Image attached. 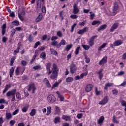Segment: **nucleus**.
I'll return each instance as SVG.
<instances>
[{
	"label": "nucleus",
	"instance_id": "obj_1",
	"mask_svg": "<svg viewBox=\"0 0 126 126\" xmlns=\"http://www.w3.org/2000/svg\"><path fill=\"white\" fill-rule=\"evenodd\" d=\"M45 66L47 71H48V75H50V74L52 73L50 77L52 80H54L56 78H58L59 75V69H58V65L55 63L53 64L51 70V66H52V63H51L50 62L47 63L45 64Z\"/></svg>",
	"mask_w": 126,
	"mask_h": 126
},
{
	"label": "nucleus",
	"instance_id": "obj_2",
	"mask_svg": "<svg viewBox=\"0 0 126 126\" xmlns=\"http://www.w3.org/2000/svg\"><path fill=\"white\" fill-rule=\"evenodd\" d=\"M97 38H98V35H93L92 37H91L89 40L88 41V43L89 45L83 44L82 45V47H83L84 50H89V49H90V47H93V46H94V45L95 44V42H94V41L95 39H97Z\"/></svg>",
	"mask_w": 126,
	"mask_h": 126
},
{
	"label": "nucleus",
	"instance_id": "obj_3",
	"mask_svg": "<svg viewBox=\"0 0 126 126\" xmlns=\"http://www.w3.org/2000/svg\"><path fill=\"white\" fill-rule=\"evenodd\" d=\"M16 93V89H14L11 91H8L6 94V95L7 97H10V96H12V99H11V102H14L15 101V94Z\"/></svg>",
	"mask_w": 126,
	"mask_h": 126
},
{
	"label": "nucleus",
	"instance_id": "obj_4",
	"mask_svg": "<svg viewBox=\"0 0 126 126\" xmlns=\"http://www.w3.org/2000/svg\"><path fill=\"white\" fill-rule=\"evenodd\" d=\"M36 89H37V88H36L35 83H32L29 84V87L28 89V91H29V92H30V91H32V94H34Z\"/></svg>",
	"mask_w": 126,
	"mask_h": 126
},
{
	"label": "nucleus",
	"instance_id": "obj_5",
	"mask_svg": "<svg viewBox=\"0 0 126 126\" xmlns=\"http://www.w3.org/2000/svg\"><path fill=\"white\" fill-rule=\"evenodd\" d=\"M47 101L50 104H53L57 101V98L54 94H49L47 96Z\"/></svg>",
	"mask_w": 126,
	"mask_h": 126
},
{
	"label": "nucleus",
	"instance_id": "obj_6",
	"mask_svg": "<svg viewBox=\"0 0 126 126\" xmlns=\"http://www.w3.org/2000/svg\"><path fill=\"white\" fill-rule=\"evenodd\" d=\"M45 4V0H37V6L36 10L39 11L41 10V5H44Z\"/></svg>",
	"mask_w": 126,
	"mask_h": 126
},
{
	"label": "nucleus",
	"instance_id": "obj_7",
	"mask_svg": "<svg viewBox=\"0 0 126 126\" xmlns=\"http://www.w3.org/2000/svg\"><path fill=\"white\" fill-rule=\"evenodd\" d=\"M77 69L76 65L73 63H72L70 65V72L71 74H74Z\"/></svg>",
	"mask_w": 126,
	"mask_h": 126
},
{
	"label": "nucleus",
	"instance_id": "obj_8",
	"mask_svg": "<svg viewBox=\"0 0 126 126\" xmlns=\"http://www.w3.org/2000/svg\"><path fill=\"white\" fill-rule=\"evenodd\" d=\"M108 63V57L104 56L103 58L99 62L98 64L99 65H102L104 64H106Z\"/></svg>",
	"mask_w": 126,
	"mask_h": 126
},
{
	"label": "nucleus",
	"instance_id": "obj_9",
	"mask_svg": "<svg viewBox=\"0 0 126 126\" xmlns=\"http://www.w3.org/2000/svg\"><path fill=\"white\" fill-rule=\"evenodd\" d=\"M109 102V96H104L103 99L99 102V105H105Z\"/></svg>",
	"mask_w": 126,
	"mask_h": 126
},
{
	"label": "nucleus",
	"instance_id": "obj_10",
	"mask_svg": "<svg viewBox=\"0 0 126 126\" xmlns=\"http://www.w3.org/2000/svg\"><path fill=\"white\" fill-rule=\"evenodd\" d=\"M43 83H44L46 86L48 87V88H51V87H52V85H51V84L50 83V81H49L48 78H45L43 80Z\"/></svg>",
	"mask_w": 126,
	"mask_h": 126
},
{
	"label": "nucleus",
	"instance_id": "obj_11",
	"mask_svg": "<svg viewBox=\"0 0 126 126\" xmlns=\"http://www.w3.org/2000/svg\"><path fill=\"white\" fill-rule=\"evenodd\" d=\"M73 13L74 14H77L79 12V9L77 6V3H74L73 5Z\"/></svg>",
	"mask_w": 126,
	"mask_h": 126
},
{
	"label": "nucleus",
	"instance_id": "obj_12",
	"mask_svg": "<svg viewBox=\"0 0 126 126\" xmlns=\"http://www.w3.org/2000/svg\"><path fill=\"white\" fill-rule=\"evenodd\" d=\"M87 31H88V28L84 27L83 29L79 30L77 32V34L82 35V34H84Z\"/></svg>",
	"mask_w": 126,
	"mask_h": 126
},
{
	"label": "nucleus",
	"instance_id": "obj_13",
	"mask_svg": "<svg viewBox=\"0 0 126 126\" xmlns=\"http://www.w3.org/2000/svg\"><path fill=\"white\" fill-rule=\"evenodd\" d=\"M118 27H119V23H114L112 26L111 27L110 31V32H114L116 29H118Z\"/></svg>",
	"mask_w": 126,
	"mask_h": 126
},
{
	"label": "nucleus",
	"instance_id": "obj_14",
	"mask_svg": "<svg viewBox=\"0 0 126 126\" xmlns=\"http://www.w3.org/2000/svg\"><path fill=\"white\" fill-rule=\"evenodd\" d=\"M56 94L58 95V97L59 98L60 102H63L64 101V96L62 95L60 92H56Z\"/></svg>",
	"mask_w": 126,
	"mask_h": 126
},
{
	"label": "nucleus",
	"instance_id": "obj_15",
	"mask_svg": "<svg viewBox=\"0 0 126 126\" xmlns=\"http://www.w3.org/2000/svg\"><path fill=\"white\" fill-rule=\"evenodd\" d=\"M122 44H123V41L121 39L115 41L113 43L114 47H119V46H121V45H122Z\"/></svg>",
	"mask_w": 126,
	"mask_h": 126
},
{
	"label": "nucleus",
	"instance_id": "obj_16",
	"mask_svg": "<svg viewBox=\"0 0 126 126\" xmlns=\"http://www.w3.org/2000/svg\"><path fill=\"white\" fill-rule=\"evenodd\" d=\"M118 10H119V4H118V2H115L113 5L114 13H116Z\"/></svg>",
	"mask_w": 126,
	"mask_h": 126
},
{
	"label": "nucleus",
	"instance_id": "obj_17",
	"mask_svg": "<svg viewBox=\"0 0 126 126\" xmlns=\"http://www.w3.org/2000/svg\"><path fill=\"white\" fill-rule=\"evenodd\" d=\"M103 68L100 69L98 71V74L99 75L98 78L100 80H102L103 77H104V74L103 73Z\"/></svg>",
	"mask_w": 126,
	"mask_h": 126
},
{
	"label": "nucleus",
	"instance_id": "obj_18",
	"mask_svg": "<svg viewBox=\"0 0 126 126\" xmlns=\"http://www.w3.org/2000/svg\"><path fill=\"white\" fill-rule=\"evenodd\" d=\"M42 19H43V14L42 13H40L35 19V22H36V23H37V22H40Z\"/></svg>",
	"mask_w": 126,
	"mask_h": 126
},
{
	"label": "nucleus",
	"instance_id": "obj_19",
	"mask_svg": "<svg viewBox=\"0 0 126 126\" xmlns=\"http://www.w3.org/2000/svg\"><path fill=\"white\" fill-rule=\"evenodd\" d=\"M92 88H93V86L92 84H89L86 86L85 88V90L87 93H88V92H90L91 90H92Z\"/></svg>",
	"mask_w": 126,
	"mask_h": 126
},
{
	"label": "nucleus",
	"instance_id": "obj_20",
	"mask_svg": "<svg viewBox=\"0 0 126 126\" xmlns=\"http://www.w3.org/2000/svg\"><path fill=\"white\" fill-rule=\"evenodd\" d=\"M1 28V33L2 36H4V34H5V32H6V23L3 24Z\"/></svg>",
	"mask_w": 126,
	"mask_h": 126
},
{
	"label": "nucleus",
	"instance_id": "obj_21",
	"mask_svg": "<svg viewBox=\"0 0 126 126\" xmlns=\"http://www.w3.org/2000/svg\"><path fill=\"white\" fill-rule=\"evenodd\" d=\"M114 84L113 83H107L105 84L104 88V90H108V87H113Z\"/></svg>",
	"mask_w": 126,
	"mask_h": 126
},
{
	"label": "nucleus",
	"instance_id": "obj_22",
	"mask_svg": "<svg viewBox=\"0 0 126 126\" xmlns=\"http://www.w3.org/2000/svg\"><path fill=\"white\" fill-rule=\"evenodd\" d=\"M107 28V24H103L99 27L97 31L99 32L102 30H105Z\"/></svg>",
	"mask_w": 126,
	"mask_h": 126
},
{
	"label": "nucleus",
	"instance_id": "obj_23",
	"mask_svg": "<svg viewBox=\"0 0 126 126\" xmlns=\"http://www.w3.org/2000/svg\"><path fill=\"white\" fill-rule=\"evenodd\" d=\"M63 120H65L66 122H70L71 119H70V116L63 115L62 117Z\"/></svg>",
	"mask_w": 126,
	"mask_h": 126
},
{
	"label": "nucleus",
	"instance_id": "obj_24",
	"mask_svg": "<svg viewBox=\"0 0 126 126\" xmlns=\"http://www.w3.org/2000/svg\"><path fill=\"white\" fill-rule=\"evenodd\" d=\"M15 60H16V56H13L11 59L10 62V66H13V63H14Z\"/></svg>",
	"mask_w": 126,
	"mask_h": 126
},
{
	"label": "nucleus",
	"instance_id": "obj_25",
	"mask_svg": "<svg viewBox=\"0 0 126 126\" xmlns=\"http://www.w3.org/2000/svg\"><path fill=\"white\" fill-rule=\"evenodd\" d=\"M10 87H11V86H10V84L6 85L4 89L3 90V91L2 92V94H4V93H5V92H6V91H7V90H8L9 89V88H10Z\"/></svg>",
	"mask_w": 126,
	"mask_h": 126
},
{
	"label": "nucleus",
	"instance_id": "obj_26",
	"mask_svg": "<svg viewBox=\"0 0 126 126\" xmlns=\"http://www.w3.org/2000/svg\"><path fill=\"white\" fill-rule=\"evenodd\" d=\"M12 118V114L9 112L6 113V120H10Z\"/></svg>",
	"mask_w": 126,
	"mask_h": 126
},
{
	"label": "nucleus",
	"instance_id": "obj_27",
	"mask_svg": "<svg viewBox=\"0 0 126 126\" xmlns=\"http://www.w3.org/2000/svg\"><path fill=\"white\" fill-rule=\"evenodd\" d=\"M13 73H14V67H11V68L9 69L10 77H12Z\"/></svg>",
	"mask_w": 126,
	"mask_h": 126
},
{
	"label": "nucleus",
	"instance_id": "obj_28",
	"mask_svg": "<svg viewBox=\"0 0 126 126\" xmlns=\"http://www.w3.org/2000/svg\"><path fill=\"white\" fill-rule=\"evenodd\" d=\"M104 120H105V117H104V116H101L99 119L98 120V124H99V125H101L103 124V122H104Z\"/></svg>",
	"mask_w": 126,
	"mask_h": 126
},
{
	"label": "nucleus",
	"instance_id": "obj_29",
	"mask_svg": "<svg viewBox=\"0 0 126 126\" xmlns=\"http://www.w3.org/2000/svg\"><path fill=\"white\" fill-rule=\"evenodd\" d=\"M50 53L53 56H58V52L53 48L50 49Z\"/></svg>",
	"mask_w": 126,
	"mask_h": 126
},
{
	"label": "nucleus",
	"instance_id": "obj_30",
	"mask_svg": "<svg viewBox=\"0 0 126 126\" xmlns=\"http://www.w3.org/2000/svg\"><path fill=\"white\" fill-rule=\"evenodd\" d=\"M30 115L31 117H34V116H35V115H36V109H32Z\"/></svg>",
	"mask_w": 126,
	"mask_h": 126
},
{
	"label": "nucleus",
	"instance_id": "obj_31",
	"mask_svg": "<svg viewBox=\"0 0 126 126\" xmlns=\"http://www.w3.org/2000/svg\"><path fill=\"white\" fill-rule=\"evenodd\" d=\"M54 124H58V123H61V118L59 117H55L54 118Z\"/></svg>",
	"mask_w": 126,
	"mask_h": 126
},
{
	"label": "nucleus",
	"instance_id": "obj_32",
	"mask_svg": "<svg viewBox=\"0 0 126 126\" xmlns=\"http://www.w3.org/2000/svg\"><path fill=\"white\" fill-rule=\"evenodd\" d=\"M112 121L114 124H118L120 123V121L117 120V117H116L115 116H113Z\"/></svg>",
	"mask_w": 126,
	"mask_h": 126
},
{
	"label": "nucleus",
	"instance_id": "obj_33",
	"mask_svg": "<svg viewBox=\"0 0 126 126\" xmlns=\"http://www.w3.org/2000/svg\"><path fill=\"white\" fill-rule=\"evenodd\" d=\"M19 69L20 71V73L21 74V75L23 74V72L25 71V67H19Z\"/></svg>",
	"mask_w": 126,
	"mask_h": 126
},
{
	"label": "nucleus",
	"instance_id": "obj_34",
	"mask_svg": "<svg viewBox=\"0 0 126 126\" xmlns=\"http://www.w3.org/2000/svg\"><path fill=\"white\" fill-rule=\"evenodd\" d=\"M12 25L14 26H18L19 25V21L18 20H15L12 22Z\"/></svg>",
	"mask_w": 126,
	"mask_h": 126
},
{
	"label": "nucleus",
	"instance_id": "obj_35",
	"mask_svg": "<svg viewBox=\"0 0 126 126\" xmlns=\"http://www.w3.org/2000/svg\"><path fill=\"white\" fill-rule=\"evenodd\" d=\"M65 81L67 83L72 82V81H73V78L71 77H68L65 79Z\"/></svg>",
	"mask_w": 126,
	"mask_h": 126
},
{
	"label": "nucleus",
	"instance_id": "obj_36",
	"mask_svg": "<svg viewBox=\"0 0 126 126\" xmlns=\"http://www.w3.org/2000/svg\"><path fill=\"white\" fill-rule=\"evenodd\" d=\"M46 53L45 52H42L40 55V59H43L44 60H45V59H46Z\"/></svg>",
	"mask_w": 126,
	"mask_h": 126
},
{
	"label": "nucleus",
	"instance_id": "obj_37",
	"mask_svg": "<svg viewBox=\"0 0 126 126\" xmlns=\"http://www.w3.org/2000/svg\"><path fill=\"white\" fill-rule=\"evenodd\" d=\"M29 41L30 43L33 42V40H34V38L32 36V34H30L29 35Z\"/></svg>",
	"mask_w": 126,
	"mask_h": 126
},
{
	"label": "nucleus",
	"instance_id": "obj_38",
	"mask_svg": "<svg viewBox=\"0 0 126 126\" xmlns=\"http://www.w3.org/2000/svg\"><path fill=\"white\" fill-rule=\"evenodd\" d=\"M51 113H52V107H51L50 106H48L47 107V112L46 113V115L48 116L50 115Z\"/></svg>",
	"mask_w": 126,
	"mask_h": 126
},
{
	"label": "nucleus",
	"instance_id": "obj_39",
	"mask_svg": "<svg viewBox=\"0 0 126 126\" xmlns=\"http://www.w3.org/2000/svg\"><path fill=\"white\" fill-rule=\"evenodd\" d=\"M59 83L56 82L53 85H52L51 89H54L55 88H56V87H59Z\"/></svg>",
	"mask_w": 126,
	"mask_h": 126
},
{
	"label": "nucleus",
	"instance_id": "obj_40",
	"mask_svg": "<svg viewBox=\"0 0 126 126\" xmlns=\"http://www.w3.org/2000/svg\"><path fill=\"white\" fill-rule=\"evenodd\" d=\"M112 92L113 95H118V94H119V91L117 89L113 90Z\"/></svg>",
	"mask_w": 126,
	"mask_h": 126
},
{
	"label": "nucleus",
	"instance_id": "obj_41",
	"mask_svg": "<svg viewBox=\"0 0 126 126\" xmlns=\"http://www.w3.org/2000/svg\"><path fill=\"white\" fill-rule=\"evenodd\" d=\"M85 23H86V20H84L82 22H79L78 24L81 27H83L85 25Z\"/></svg>",
	"mask_w": 126,
	"mask_h": 126
},
{
	"label": "nucleus",
	"instance_id": "obj_42",
	"mask_svg": "<svg viewBox=\"0 0 126 126\" xmlns=\"http://www.w3.org/2000/svg\"><path fill=\"white\" fill-rule=\"evenodd\" d=\"M71 48H72V44H70V45H67L66 46L65 50L66 51L68 52V51H69V50L71 49Z\"/></svg>",
	"mask_w": 126,
	"mask_h": 126
},
{
	"label": "nucleus",
	"instance_id": "obj_43",
	"mask_svg": "<svg viewBox=\"0 0 126 126\" xmlns=\"http://www.w3.org/2000/svg\"><path fill=\"white\" fill-rule=\"evenodd\" d=\"M22 79L24 81H27V80H29L28 76L26 75H24L22 77Z\"/></svg>",
	"mask_w": 126,
	"mask_h": 126
},
{
	"label": "nucleus",
	"instance_id": "obj_44",
	"mask_svg": "<svg viewBox=\"0 0 126 126\" xmlns=\"http://www.w3.org/2000/svg\"><path fill=\"white\" fill-rule=\"evenodd\" d=\"M70 17L72 19H77L78 18V16L76 14H72L70 16Z\"/></svg>",
	"mask_w": 126,
	"mask_h": 126
},
{
	"label": "nucleus",
	"instance_id": "obj_45",
	"mask_svg": "<svg viewBox=\"0 0 126 126\" xmlns=\"http://www.w3.org/2000/svg\"><path fill=\"white\" fill-rule=\"evenodd\" d=\"M100 21H97V20H95V21H94L92 23V25H96L97 24H100Z\"/></svg>",
	"mask_w": 126,
	"mask_h": 126
},
{
	"label": "nucleus",
	"instance_id": "obj_46",
	"mask_svg": "<svg viewBox=\"0 0 126 126\" xmlns=\"http://www.w3.org/2000/svg\"><path fill=\"white\" fill-rule=\"evenodd\" d=\"M80 50V46H78L75 49V54L78 55L79 54V50Z\"/></svg>",
	"mask_w": 126,
	"mask_h": 126
},
{
	"label": "nucleus",
	"instance_id": "obj_47",
	"mask_svg": "<svg viewBox=\"0 0 126 126\" xmlns=\"http://www.w3.org/2000/svg\"><path fill=\"white\" fill-rule=\"evenodd\" d=\"M20 49L19 48H17L16 49H15L14 52H13V55L14 56H16V55H17V54H18V53H19V51H20Z\"/></svg>",
	"mask_w": 126,
	"mask_h": 126
},
{
	"label": "nucleus",
	"instance_id": "obj_48",
	"mask_svg": "<svg viewBox=\"0 0 126 126\" xmlns=\"http://www.w3.org/2000/svg\"><path fill=\"white\" fill-rule=\"evenodd\" d=\"M18 18H19L21 21H23L24 20V18L23 17V16H22V15H21V14H20V13H18Z\"/></svg>",
	"mask_w": 126,
	"mask_h": 126
},
{
	"label": "nucleus",
	"instance_id": "obj_49",
	"mask_svg": "<svg viewBox=\"0 0 126 126\" xmlns=\"http://www.w3.org/2000/svg\"><path fill=\"white\" fill-rule=\"evenodd\" d=\"M40 45H41V42L40 41L36 42L34 45V48L37 49V48H38V46H40Z\"/></svg>",
	"mask_w": 126,
	"mask_h": 126
},
{
	"label": "nucleus",
	"instance_id": "obj_50",
	"mask_svg": "<svg viewBox=\"0 0 126 126\" xmlns=\"http://www.w3.org/2000/svg\"><path fill=\"white\" fill-rule=\"evenodd\" d=\"M28 111V107H24L22 108V112L23 113H26Z\"/></svg>",
	"mask_w": 126,
	"mask_h": 126
},
{
	"label": "nucleus",
	"instance_id": "obj_51",
	"mask_svg": "<svg viewBox=\"0 0 126 126\" xmlns=\"http://www.w3.org/2000/svg\"><path fill=\"white\" fill-rule=\"evenodd\" d=\"M16 99H21V94L19 92H17L16 94Z\"/></svg>",
	"mask_w": 126,
	"mask_h": 126
},
{
	"label": "nucleus",
	"instance_id": "obj_52",
	"mask_svg": "<svg viewBox=\"0 0 126 126\" xmlns=\"http://www.w3.org/2000/svg\"><path fill=\"white\" fill-rule=\"evenodd\" d=\"M42 13H46L47 12V9L45 6H42L41 8Z\"/></svg>",
	"mask_w": 126,
	"mask_h": 126
},
{
	"label": "nucleus",
	"instance_id": "obj_53",
	"mask_svg": "<svg viewBox=\"0 0 126 126\" xmlns=\"http://www.w3.org/2000/svg\"><path fill=\"white\" fill-rule=\"evenodd\" d=\"M15 74L16 75H19L20 74V71H19V66L17 67L15 70Z\"/></svg>",
	"mask_w": 126,
	"mask_h": 126
},
{
	"label": "nucleus",
	"instance_id": "obj_54",
	"mask_svg": "<svg viewBox=\"0 0 126 126\" xmlns=\"http://www.w3.org/2000/svg\"><path fill=\"white\" fill-rule=\"evenodd\" d=\"M76 26V23H74L72 26L70 30L71 33H72L74 31V28Z\"/></svg>",
	"mask_w": 126,
	"mask_h": 126
},
{
	"label": "nucleus",
	"instance_id": "obj_55",
	"mask_svg": "<svg viewBox=\"0 0 126 126\" xmlns=\"http://www.w3.org/2000/svg\"><path fill=\"white\" fill-rule=\"evenodd\" d=\"M9 16H10V17H12V18H14V17H15V13L13 11L10 12Z\"/></svg>",
	"mask_w": 126,
	"mask_h": 126
},
{
	"label": "nucleus",
	"instance_id": "obj_56",
	"mask_svg": "<svg viewBox=\"0 0 126 126\" xmlns=\"http://www.w3.org/2000/svg\"><path fill=\"white\" fill-rule=\"evenodd\" d=\"M33 69L35 70H37V69H40L41 68V65H37L33 67Z\"/></svg>",
	"mask_w": 126,
	"mask_h": 126
},
{
	"label": "nucleus",
	"instance_id": "obj_57",
	"mask_svg": "<svg viewBox=\"0 0 126 126\" xmlns=\"http://www.w3.org/2000/svg\"><path fill=\"white\" fill-rule=\"evenodd\" d=\"M58 44V41L55 40L53 42H52L51 45L52 46H54V47H57Z\"/></svg>",
	"mask_w": 126,
	"mask_h": 126
},
{
	"label": "nucleus",
	"instance_id": "obj_58",
	"mask_svg": "<svg viewBox=\"0 0 126 126\" xmlns=\"http://www.w3.org/2000/svg\"><path fill=\"white\" fill-rule=\"evenodd\" d=\"M57 35L58 36V37H60V38H62V37H63V33L60 31L57 32Z\"/></svg>",
	"mask_w": 126,
	"mask_h": 126
},
{
	"label": "nucleus",
	"instance_id": "obj_59",
	"mask_svg": "<svg viewBox=\"0 0 126 126\" xmlns=\"http://www.w3.org/2000/svg\"><path fill=\"white\" fill-rule=\"evenodd\" d=\"M121 105L126 108V101L124 100L121 101Z\"/></svg>",
	"mask_w": 126,
	"mask_h": 126
},
{
	"label": "nucleus",
	"instance_id": "obj_60",
	"mask_svg": "<svg viewBox=\"0 0 126 126\" xmlns=\"http://www.w3.org/2000/svg\"><path fill=\"white\" fill-rule=\"evenodd\" d=\"M4 123V121H3V118L1 117L0 118V126H2V124Z\"/></svg>",
	"mask_w": 126,
	"mask_h": 126
},
{
	"label": "nucleus",
	"instance_id": "obj_61",
	"mask_svg": "<svg viewBox=\"0 0 126 126\" xmlns=\"http://www.w3.org/2000/svg\"><path fill=\"white\" fill-rule=\"evenodd\" d=\"M83 117V114L82 113H80L79 114H77L76 116V117L77 119H82V118Z\"/></svg>",
	"mask_w": 126,
	"mask_h": 126
},
{
	"label": "nucleus",
	"instance_id": "obj_62",
	"mask_svg": "<svg viewBox=\"0 0 126 126\" xmlns=\"http://www.w3.org/2000/svg\"><path fill=\"white\" fill-rule=\"evenodd\" d=\"M15 123H16V122H15V120H11L9 122V124H10V126H14V125H15Z\"/></svg>",
	"mask_w": 126,
	"mask_h": 126
},
{
	"label": "nucleus",
	"instance_id": "obj_63",
	"mask_svg": "<svg viewBox=\"0 0 126 126\" xmlns=\"http://www.w3.org/2000/svg\"><path fill=\"white\" fill-rule=\"evenodd\" d=\"M19 113V109H17L15 111L12 113L13 116H15V115H17V113Z\"/></svg>",
	"mask_w": 126,
	"mask_h": 126
},
{
	"label": "nucleus",
	"instance_id": "obj_64",
	"mask_svg": "<svg viewBox=\"0 0 126 126\" xmlns=\"http://www.w3.org/2000/svg\"><path fill=\"white\" fill-rule=\"evenodd\" d=\"M59 39V37L56 36H52L51 37V41H56V40H58Z\"/></svg>",
	"mask_w": 126,
	"mask_h": 126
}]
</instances>
